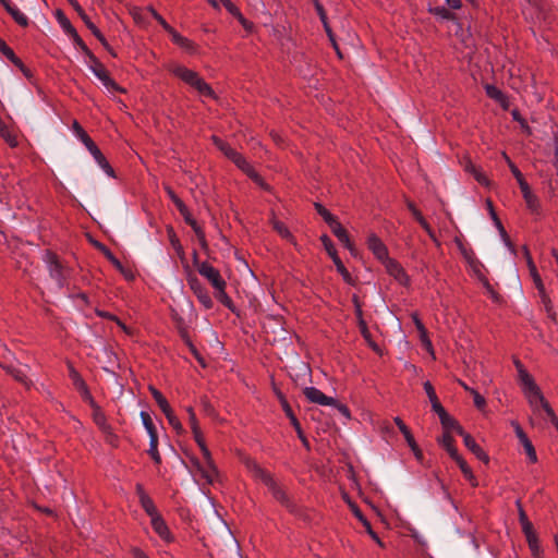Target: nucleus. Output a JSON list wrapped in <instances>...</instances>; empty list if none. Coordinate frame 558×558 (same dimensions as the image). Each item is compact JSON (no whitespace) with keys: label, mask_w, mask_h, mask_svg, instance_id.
<instances>
[{"label":"nucleus","mask_w":558,"mask_h":558,"mask_svg":"<svg viewBox=\"0 0 558 558\" xmlns=\"http://www.w3.org/2000/svg\"><path fill=\"white\" fill-rule=\"evenodd\" d=\"M191 289L194 291L199 303L207 310L213 307V300L205 288L201 286L197 279L190 280Z\"/></svg>","instance_id":"nucleus-19"},{"label":"nucleus","mask_w":558,"mask_h":558,"mask_svg":"<svg viewBox=\"0 0 558 558\" xmlns=\"http://www.w3.org/2000/svg\"><path fill=\"white\" fill-rule=\"evenodd\" d=\"M72 130L84 145L92 140L90 136L86 133V131L81 126V124L76 120H74L72 123Z\"/></svg>","instance_id":"nucleus-47"},{"label":"nucleus","mask_w":558,"mask_h":558,"mask_svg":"<svg viewBox=\"0 0 558 558\" xmlns=\"http://www.w3.org/2000/svg\"><path fill=\"white\" fill-rule=\"evenodd\" d=\"M93 407V420L100 430L108 429L111 425L107 422V417L100 407H98L94 400H88Z\"/></svg>","instance_id":"nucleus-26"},{"label":"nucleus","mask_w":558,"mask_h":558,"mask_svg":"<svg viewBox=\"0 0 558 558\" xmlns=\"http://www.w3.org/2000/svg\"><path fill=\"white\" fill-rule=\"evenodd\" d=\"M68 369H69V377L71 378L73 386L81 393L83 399L92 400V395L88 389V386L85 383V380L83 379V377L81 376V374L75 369V367L71 363H68Z\"/></svg>","instance_id":"nucleus-11"},{"label":"nucleus","mask_w":558,"mask_h":558,"mask_svg":"<svg viewBox=\"0 0 558 558\" xmlns=\"http://www.w3.org/2000/svg\"><path fill=\"white\" fill-rule=\"evenodd\" d=\"M211 142L228 159L231 157V154L236 151L227 142L216 135L211 136Z\"/></svg>","instance_id":"nucleus-36"},{"label":"nucleus","mask_w":558,"mask_h":558,"mask_svg":"<svg viewBox=\"0 0 558 558\" xmlns=\"http://www.w3.org/2000/svg\"><path fill=\"white\" fill-rule=\"evenodd\" d=\"M292 426L294 427L299 438L302 440V442L304 444V446L308 447V441L306 439V437L304 436L303 434V430H302V427H301V424L299 422V420L296 418L295 415L289 417Z\"/></svg>","instance_id":"nucleus-55"},{"label":"nucleus","mask_w":558,"mask_h":558,"mask_svg":"<svg viewBox=\"0 0 558 558\" xmlns=\"http://www.w3.org/2000/svg\"><path fill=\"white\" fill-rule=\"evenodd\" d=\"M509 168H510V171L512 172V174L514 175V178L517 179L519 186H523V184H527L522 172L519 170V168L512 161H509Z\"/></svg>","instance_id":"nucleus-61"},{"label":"nucleus","mask_w":558,"mask_h":558,"mask_svg":"<svg viewBox=\"0 0 558 558\" xmlns=\"http://www.w3.org/2000/svg\"><path fill=\"white\" fill-rule=\"evenodd\" d=\"M454 432L463 437L465 447L476 456L481 461L488 463L489 458L482 447L475 441V439L468 433L464 432L460 424L456 425Z\"/></svg>","instance_id":"nucleus-8"},{"label":"nucleus","mask_w":558,"mask_h":558,"mask_svg":"<svg viewBox=\"0 0 558 558\" xmlns=\"http://www.w3.org/2000/svg\"><path fill=\"white\" fill-rule=\"evenodd\" d=\"M0 134L4 138V141L9 144L10 147H16L19 142L16 136L7 128H0Z\"/></svg>","instance_id":"nucleus-49"},{"label":"nucleus","mask_w":558,"mask_h":558,"mask_svg":"<svg viewBox=\"0 0 558 558\" xmlns=\"http://www.w3.org/2000/svg\"><path fill=\"white\" fill-rule=\"evenodd\" d=\"M513 364L518 371L519 381L522 387V391L527 399L530 407L536 411L538 407H543L547 403L539 387L536 385L533 376L526 371L522 362L518 359L513 360Z\"/></svg>","instance_id":"nucleus-2"},{"label":"nucleus","mask_w":558,"mask_h":558,"mask_svg":"<svg viewBox=\"0 0 558 558\" xmlns=\"http://www.w3.org/2000/svg\"><path fill=\"white\" fill-rule=\"evenodd\" d=\"M165 416L167 417L168 420V423L177 430V432H182L183 430V427H182V424L180 422V420L177 417V415L174 414L173 410L170 409L169 412H166L163 413Z\"/></svg>","instance_id":"nucleus-51"},{"label":"nucleus","mask_w":558,"mask_h":558,"mask_svg":"<svg viewBox=\"0 0 558 558\" xmlns=\"http://www.w3.org/2000/svg\"><path fill=\"white\" fill-rule=\"evenodd\" d=\"M44 260L47 264L49 274L51 278L57 280L58 282H62L64 279V268L61 264L58 255L53 253L52 251H46Z\"/></svg>","instance_id":"nucleus-9"},{"label":"nucleus","mask_w":558,"mask_h":558,"mask_svg":"<svg viewBox=\"0 0 558 558\" xmlns=\"http://www.w3.org/2000/svg\"><path fill=\"white\" fill-rule=\"evenodd\" d=\"M367 247L381 263L389 257L387 246L375 233L367 236Z\"/></svg>","instance_id":"nucleus-12"},{"label":"nucleus","mask_w":558,"mask_h":558,"mask_svg":"<svg viewBox=\"0 0 558 558\" xmlns=\"http://www.w3.org/2000/svg\"><path fill=\"white\" fill-rule=\"evenodd\" d=\"M149 450L148 453L156 464L161 463V457L158 451V437L149 438Z\"/></svg>","instance_id":"nucleus-45"},{"label":"nucleus","mask_w":558,"mask_h":558,"mask_svg":"<svg viewBox=\"0 0 558 558\" xmlns=\"http://www.w3.org/2000/svg\"><path fill=\"white\" fill-rule=\"evenodd\" d=\"M0 366L10 374L16 381L25 386L26 388H29L32 386V381L27 377L26 373L22 371L21 368H16L11 365H3L0 363Z\"/></svg>","instance_id":"nucleus-24"},{"label":"nucleus","mask_w":558,"mask_h":558,"mask_svg":"<svg viewBox=\"0 0 558 558\" xmlns=\"http://www.w3.org/2000/svg\"><path fill=\"white\" fill-rule=\"evenodd\" d=\"M270 223L274 228V230L284 240H287L288 242H290L291 244L293 245H296V241H295V238L294 235L290 232V230L288 229V227L280 220L276 219V218H272L270 220Z\"/></svg>","instance_id":"nucleus-25"},{"label":"nucleus","mask_w":558,"mask_h":558,"mask_svg":"<svg viewBox=\"0 0 558 558\" xmlns=\"http://www.w3.org/2000/svg\"><path fill=\"white\" fill-rule=\"evenodd\" d=\"M456 243H457L461 254L463 255V257L470 263V265L474 269L482 266L481 263L475 258L474 252L471 248H468L460 239H456Z\"/></svg>","instance_id":"nucleus-29"},{"label":"nucleus","mask_w":558,"mask_h":558,"mask_svg":"<svg viewBox=\"0 0 558 558\" xmlns=\"http://www.w3.org/2000/svg\"><path fill=\"white\" fill-rule=\"evenodd\" d=\"M0 3L3 5L5 11L12 16L16 24L22 27L28 26L27 16L22 13L10 0H0Z\"/></svg>","instance_id":"nucleus-20"},{"label":"nucleus","mask_w":558,"mask_h":558,"mask_svg":"<svg viewBox=\"0 0 558 558\" xmlns=\"http://www.w3.org/2000/svg\"><path fill=\"white\" fill-rule=\"evenodd\" d=\"M184 221L193 229L195 232L197 240L199 241L203 247L207 246V241L205 236V232L202 227L197 223V221L192 217L190 210H186L185 214H182Z\"/></svg>","instance_id":"nucleus-22"},{"label":"nucleus","mask_w":558,"mask_h":558,"mask_svg":"<svg viewBox=\"0 0 558 558\" xmlns=\"http://www.w3.org/2000/svg\"><path fill=\"white\" fill-rule=\"evenodd\" d=\"M520 190L527 209L533 214H538L541 209V203L538 197L532 192L529 183L520 186Z\"/></svg>","instance_id":"nucleus-17"},{"label":"nucleus","mask_w":558,"mask_h":558,"mask_svg":"<svg viewBox=\"0 0 558 558\" xmlns=\"http://www.w3.org/2000/svg\"><path fill=\"white\" fill-rule=\"evenodd\" d=\"M332 262H333L338 272L342 276L343 280L348 283H351L352 277H351L350 272L348 271V269L345 268V266L343 265L340 257L333 259Z\"/></svg>","instance_id":"nucleus-50"},{"label":"nucleus","mask_w":558,"mask_h":558,"mask_svg":"<svg viewBox=\"0 0 558 558\" xmlns=\"http://www.w3.org/2000/svg\"><path fill=\"white\" fill-rule=\"evenodd\" d=\"M314 5H315V9L317 11V14L319 15V19H320L323 25H324V29H325L326 34L331 35V27L328 23L327 14H326V11H325L323 4L318 0H315Z\"/></svg>","instance_id":"nucleus-42"},{"label":"nucleus","mask_w":558,"mask_h":558,"mask_svg":"<svg viewBox=\"0 0 558 558\" xmlns=\"http://www.w3.org/2000/svg\"><path fill=\"white\" fill-rule=\"evenodd\" d=\"M197 270L210 282L215 290L227 286L225 279L220 275V271L209 263L204 262L199 264Z\"/></svg>","instance_id":"nucleus-7"},{"label":"nucleus","mask_w":558,"mask_h":558,"mask_svg":"<svg viewBox=\"0 0 558 558\" xmlns=\"http://www.w3.org/2000/svg\"><path fill=\"white\" fill-rule=\"evenodd\" d=\"M513 425H514L515 435L519 438L521 445L523 446L529 461L531 463H536L537 462V454H536V450H535L532 441L529 439L527 435L524 433V430L522 429V427L518 423H515Z\"/></svg>","instance_id":"nucleus-15"},{"label":"nucleus","mask_w":558,"mask_h":558,"mask_svg":"<svg viewBox=\"0 0 558 558\" xmlns=\"http://www.w3.org/2000/svg\"><path fill=\"white\" fill-rule=\"evenodd\" d=\"M337 239L352 253L355 254V247L354 244L351 242L348 231L342 233L340 236H337Z\"/></svg>","instance_id":"nucleus-63"},{"label":"nucleus","mask_w":558,"mask_h":558,"mask_svg":"<svg viewBox=\"0 0 558 558\" xmlns=\"http://www.w3.org/2000/svg\"><path fill=\"white\" fill-rule=\"evenodd\" d=\"M239 169H241L248 178H251L255 183L260 186H265L264 179L258 174V172L254 169V167L245 159V157L235 151L231 154L229 158Z\"/></svg>","instance_id":"nucleus-6"},{"label":"nucleus","mask_w":558,"mask_h":558,"mask_svg":"<svg viewBox=\"0 0 558 558\" xmlns=\"http://www.w3.org/2000/svg\"><path fill=\"white\" fill-rule=\"evenodd\" d=\"M314 206H315V209L317 210V213L323 217V219L325 220V222L327 225L337 218L328 209H326L322 204L315 203Z\"/></svg>","instance_id":"nucleus-53"},{"label":"nucleus","mask_w":558,"mask_h":558,"mask_svg":"<svg viewBox=\"0 0 558 558\" xmlns=\"http://www.w3.org/2000/svg\"><path fill=\"white\" fill-rule=\"evenodd\" d=\"M149 391L162 413L169 412L171 407L165 396L154 386H149Z\"/></svg>","instance_id":"nucleus-32"},{"label":"nucleus","mask_w":558,"mask_h":558,"mask_svg":"<svg viewBox=\"0 0 558 558\" xmlns=\"http://www.w3.org/2000/svg\"><path fill=\"white\" fill-rule=\"evenodd\" d=\"M167 235L172 248L175 251L178 256L183 259L185 257L184 248L172 226L167 227Z\"/></svg>","instance_id":"nucleus-28"},{"label":"nucleus","mask_w":558,"mask_h":558,"mask_svg":"<svg viewBox=\"0 0 558 558\" xmlns=\"http://www.w3.org/2000/svg\"><path fill=\"white\" fill-rule=\"evenodd\" d=\"M15 66H17L21 71L27 74V69L25 68L23 61L14 53L13 49L8 45L3 46L0 50Z\"/></svg>","instance_id":"nucleus-33"},{"label":"nucleus","mask_w":558,"mask_h":558,"mask_svg":"<svg viewBox=\"0 0 558 558\" xmlns=\"http://www.w3.org/2000/svg\"><path fill=\"white\" fill-rule=\"evenodd\" d=\"M465 170L473 174L474 179L482 185H488L489 180L485 175V173L477 168L475 165H473L471 161L468 162L465 166Z\"/></svg>","instance_id":"nucleus-34"},{"label":"nucleus","mask_w":558,"mask_h":558,"mask_svg":"<svg viewBox=\"0 0 558 558\" xmlns=\"http://www.w3.org/2000/svg\"><path fill=\"white\" fill-rule=\"evenodd\" d=\"M205 459V465L201 466L199 463L196 464L197 469L202 473V477L205 480L206 483L213 484L219 475L218 469L214 462V459L211 457V453H209V459Z\"/></svg>","instance_id":"nucleus-16"},{"label":"nucleus","mask_w":558,"mask_h":558,"mask_svg":"<svg viewBox=\"0 0 558 558\" xmlns=\"http://www.w3.org/2000/svg\"><path fill=\"white\" fill-rule=\"evenodd\" d=\"M357 325H359V328H360V331H361L363 338L372 347L373 350L377 351L378 350V345L373 341L372 333L368 330L367 324L364 320V318H361L360 322L357 323Z\"/></svg>","instance_id":"nucleus-41"},{"label":"nucleus","mask_w":558,"mask_h":558,"mask_svg":"<svg viewBox=\"0 0 558 558\" xmlns=\"http://www.w3.org/2000/svg\"><path fill=\"white\" fill-rule=\"evenodd\" d=\"M99 167L110 177L114 175V171L102 153H99L94 157Z\"/></svg>","instance_id":"nucleus-48"},{"label":"nucleus","mask_w":558,"mask_h":558,"mask_svg":"<svg viewBox=\"0 0 558 558\" xmlns=\"http://www.w3.org/2000/svg\"><path fill=\"white\" fill-rule=\"evenodd\" d=\"M168 71L172 73L174 76L183 81L185 84L190 85L194 89H196L199 95L205 97L215 98V92L210 87L209 84H207L197 72L187 69L184 65L181 64H169L167 66Z\"/></svg>","instance_id":"nucleus-3"},{"label":"nucleus","mask_w":558,"mask_h":558,"mask_svg":"<svg viewBox=\"0 0 558 558\" xmlns=\"http://www.w3.org/2000/svg\"><path fill=\"white\" fill-rule=\"evenodd\" d=\"M54 15L58 23L68 35H71L72 33H74V31H76L74 26L71 24L70 20L61 10H57Z\"/></svg>","instance_id":"nucleus-38"},{"label":"nucleus","mask_w":558,"mask_h":558,"mask_svg":"<svg viewBox=\"0 0 558 558\" xmlns=\"http://www.w3.org/2000/svg\"><path fill=\"white\" fill-rule=\"evenodd\" d=\"M192 433L194 436V440L196 441V444L198 445V447L203 453V457L209 459L210 451H209L208 447L206 446L205 438L201 430V427L196 428V429H192Z\"/></svg>","instance_id":"nucleus-37"},{"label":"nucleus","mask_w":558,"mask_h":558,"mask_svg":"<svg viewBox=\"0 0 558 558\" xmlns=\"http://www.w3.org/2000/svg\"><path fill=\"white\" fill-rule=\"evenodd\" d=\"M73 40L74 43L80 47V49L86 53L89 58H90V54L92 51L88 49V47L86 46V44L83 41V39L81 38V36L77 34L76 31H74V33H72L71 35H69Z\"/></svg>","instance_id":"nucleus-58"},{"label":"nucleus","mask_w":558,"mask_h":558,"mask_svg":"<svg viewBox=\"0 0 558 558\" xmlns=\"http://www.w3.org/2000/svg\"><path fill=\"white\" fill-rule=\"evenodd\" d=\"M135 490L138 496L140 504L144 511L151 518L159 514L154 500L149 497V495L145 492L144 486L141 483L135 485Z\"/></svg>","instance_id":"nucleus-14"},{"label":"nucleus","mask_w":558,"mask_h":558,"mask_svg":"<svg viewBox=\"0 0 558 558\" xmlns=\"http://www.w3.org/2000/svg\"><path fill=\"white\" fill-rule=\"evenodd\" d=\"M215 296L225 306H227L228 308H232L233 302H232L231 298L227 294L226 287H221V288L215 290Z\"/></svg>","instance_id":"nucleus-46"},{"label":"nucleus","mask_w":558,"mask_h":558,"mask_svg":"<svg viewBox=\"0 0 558 558\" xmlns=\"http://www.w3.org/2000/svg\"><path fill=\"white\" fill-rule=\"evenodd\" d=\"M141 418L145 429L147 430L149 438L158 437L156 426L147 412H141Z\"/></svg>","instance_id":"nucleus-39"},{"label":"nucleus","mask_w":558,"mask_h":558,"mask_svg":"<svg viewBox=\"0 0 558 558\" xmlns=\"http://www.w3.org/2000/svg\"><path fill=\"white\" fill-rule=\"evenodd\" d=\"M320 241L332 260L339 257L331 239L327 234H323Z\"/></svg>","instance_id":"nucleus-44"},{"label":"nucleus","mask_w":558,"mask_h":558,"mask_svg":"<svg viewBox=\"0 0 558 558\" xmlns=\"http://www.w3.org/2000/svg\"><path fill=\"white\" fill-rule=\"evenodd\" d=\"M306 399L312 403H317L319 405H333L336 404V399L332 397L326 396L323 391H320L316 387H306L303 390Z\"/></svg>","instance_id":"nucleus-13"},{"label":"nucleus","mask_w":558,"mask_h":558,"mask_svg":"<svg viewBox=\"0 0 558 558\" xmlns=\"http://www.w3.org/2000/svg\"><path fill=\"white\" fill-rule=\"evenodd\" d=\"M102 434L105 435V440L111 445L112 447H118L119 446V437L118 435H116L113 433V429L112 427H108V429H104L101 430Z\"/></svg>","instance_id":"nucleus-56"},{"label":"nucleus","mask_w":558,"mask_h":558,"mask_svg":"<svg viewBox=\"0 0 558 558\" xmlns=\"http://www.w3.org/2000/svg\"><path fill=\"white\" fill-rule=\"evenodd\" d=\"M471 396L473 397L474 405L478 410L483 411L486 408L485 398L482 395H480V392L475 389L471 391Z\"/></svg>","instance_id":"nucleus-60"},{"label":"nucleus","mask_w":558,"mask_h":558,"mask_svg":"<svg viewBox=\"0 0 558 558\" xmlns=\"http://www.w3.org/2000/svg\"><path fill=\"white\" fill-rule=\"evenodd\" d=\"M90 65L89 69L100 80L105 87H107L111 92H117L124 94L126 93L125 88L118 85L110 76L108 70L94 54H90Z\"/></svg>","instance_id":"nucleus-4"},{"label":"nucleus","mask_w":558,"mask_h":558,"mask_svg":"<svg viewBox=\"0 0 558 558\" xmlns=\"http://www.w3.org/2000/svg\"><path fill=\"white\" fill-rule=\"evenodd\" d=\"M329 228L331 229V232L335 234V236H340L342 233H344L347 230L342 227V225L339 222L338 218L332 220L330 223H328Z\"/></svg>","instance_id":"nucleus-64"},{"label":"nucleus","mask_w":558,"mask_h":558,"mask_svg":"<svg viewBox=\"0 0 558 558\" xmlns=\"http://www.w3.org/2000/svg\"><path fill=\"white\" fill-rule=\"evenodd\" d=\"M147 11L162 26V28L167 33L172 28V26L170 24H168V22L153 7H148Z\"/></svg>","instance_id":"nucleus-54"},{"label":"nucleus","mask_w":558,"mask_h":558,"mask_svg":"<svg viewBox=\"0 0 558 558\" xmlns=\"http://www.w3.org/2000/svg\"><path fill=\"white\" fill-rule=\"evenodd\" d=\"M430 403H432L433 410L438 414L442 426H447V421H451V424L453 427H456V425L459 424L454 418L449 416V414L446 412V410L441 405L439 399H437L436 401H433Z\"/></svg>","instance_id":"nucleus-30"},{"label":"nucleus","mask_w":558,"mask_h":558,"mask_svg":"<svg viewBox=\"0 0 558 558\" xmlns=\"http://www.w3.org/2000/svg\"><path fill=\"white\" fill-rule=\"evenodd\" d=\"M395 423L396 425L398 426V428L400 429V432L403 434L408 445H414V437L411 433V430L409 429V427L404 424V422L400 418V417H395Z\"/></svg>","instance_id":"nucleus-43"},{"label":"nucleus","mask_w":558,"mask_h":558,"mask_svg":"<svg viewBox=\"0 0 558 558\" xmlns=\"http://www.w3.org/2000/svg\"><path fill=\"white\" fill-rule=\"evenodd\" d=\"M418 333H420V340H421L423 347L426 349L427 352H429L434 356V348H433V343L428 337L427 329L424 328V329L420 330Z\"/></svg>","instance_id":"nucleus-52"},{"label":"nucleus","mask_w":558,"mask_h":558,"mask_svg":"<svg viewBox=\"0 0 558 558\" xmlns=\"http://www.w3.org/2000/svg\"><path fill=\"white\" fill-rule=\"evenodd\" d=\"M226 10L235 19L241 14L239 8L231 0H220Z\"/></svg>","instance_id":"nucleus-62"},{"label":"nucleus","mask_w":558,"mask_h":558,"mask_svg":"<svg viewBox=\"0 0 558 558\" xmlns=\"http://www.w3.org/2000/svg\"><path fill=\"white\" fill-rule=\"evenodd\" d=\"M239 169H241L248 178H251L255 183L260 186H265L264 179L258 174V172L254 169V167L245 159V157L235 151L231 154L229 158Z\"/></svg>","instance_id":"nucleus-5"},{"label":"nucleus","mask_w":558,"mask_h":558,"mask_svg":"<svg viewBox=\"0 0 558 558\" xmlns=\"http://www.w3.org/2000/svg\"><path fill=\"white\" fill-rule=\"evenodd\" d=\"M484 88H485L486 95L489 98L499 102L504 109H508V107H509L508 97L498 87H496L495 85H492V84H486L484 86Z\"/></svg>","instance_id":"nucleus-23"},{"label":"nucleus","mask_w":558,"mask_h":558,"mask_svg":"<svg viewBox=\"0 0 558 558\" xmlns=\"http://www.w3.org/2000/svg\"><path fill=\"white\" fill-rule=\"evenodd\" d=\"M274 392H275L276 397L278 398L286 415L288 417L293 416L294 415L293 410H292L291 405L289 404L286 396L281 392V390L279 388H277L276 386H274Z\"/></svg>","instance_id":"nucleus-40"},{"label":"nucleus","mask_w":558,"mask_h":558,"mask_svg":"<svg viewBox=\"0 0 558 558\" xmlns=\"http://www.w3.org/2000/svg\"><path fill=\"white\" fill-rule=\"evenodd\" d=\"M538 295L541 298L542 304L545 307L546 313L548 314V316L551 319L555 320L556 319V313L554 312L553 303H551V300H550L549 295L546 292V289L544 288V289L538 290Z\"/></svg>","instance_id":"nucleus-35"},{"label":"nucleus","mask_w":558,"mask_h":558,"mask_svg":"<svg viewBox=\"0 0 558 558\" xmlns=\"http://www.w3.org/2000/svg\"><path fill=\"white\" fill-rule=\"evenodd\" d=\"M168 34L171 36L172 43L175 44L177 46H179L180 48H182L189 52L195 51L196 45L187 37L182 36L173 27L168 32Z\"/></svg>","instance_id":"nucleus-21"},{"label":"nucleus","mask_w":558,"mask_h":558,"mask_svg":"<svg viewBox=\"0 0 558 558\" xmlns=\"http://www.w3.org/2000/svg\"><path fill=\"white\" fill-rule=\"evenodd\" d=\"M439 444L447 450V452L452 459L459 456L458 450L454 446V439L448 430L444 433V435L439 439Z\"/></svg>","instance_id":"nucleus-31"},{"label":"nucleus","mask_w":558,"mask_h":558,"mask_svg":"<svg viewBox=\"0 0 558 558\" xmlns=\"http://www.w3.org/2000/svg\"><path fill=\"white\" fill-rule=\"evenodd\" d=\"M240 461L254 480L260 481L268 487L277 501L287 508L292 507V502L286 490L277 484L270 472L265 470L254 458L247 454H241Z\"/></svg>","instance_id":"nucleus-1"},{"label":"nucleus","mask_w":558,"mask_h":558,"mask_svg":"<svg viewBox=\"0 0 558 558\" xmlns=\"http://www.w3.org/2000/svg\"><path fill=\"white\" fill-rule=\"evenodd\" d=\"M387 272L392 276L400 284L408 286L410 279L403 269V267L396 260L390 257L383 262Z\"/></svg>","instance_id":"nucleus-10"},{"label":"nucleus","mask_w":558,"mask_h":558,"mask_svg":"<svg viewBox=\"0 0 558 558\" xmlns=\"http://www.w3.org/2000/svg\"><path fill=\"white\" fill-rule=\"evenodd\" d=\"M151 520V526L154 531L159 535L160 538H162L165 542L170 543L173 541V536L166 523V521L162 519L160 514L154 517Z\"/></svg>","instance_id":"nucleus-18"},{"label":"nucleus","mask_w":558,"mask_h":558,"mask_svg":"<svg viewBox=\"0 0 558 558\" xmlns=\"http://www.w3.org/2000/svg\"><path fill=\"white\" fill-rule=\"evenodd\" d=\"M75 11L77 12V14L80 15V17L83 20V22L85 23V25L87 26V28L92 32L94 31L97 26L90 21V19L88 17V15L85 13V11L83 10V8L80 5V4H75Z\"/></svg>","instance_id":"nucleus-57"},{"label":"nucleus","mask_w":558,"mask_h":558,"mask_svg":"<svg viewBox=\"0 0 558 558\" xmlns=\"http://www.w3.org/2000/svg\"><path fill=\"white\" fill-rule=\"evenodd\" d=\"M453 460L459 465L463 476L470 482V484L473 487H476L478 485V482H477L476 477L474 476L471 468L468 465L466 461L460 454L457 456L456 458H453Z\"/></svg>","instance_id":"nucleus-27"},{"label":"nucleus","mask_w":558,"mask_h":558,"mask_svg":"<svg viewBox=\"0 0 558 558\" xmlns=\"http://www.w3.org/2000/svg\"><path fill=\"white\" fill-rule=\"evenodd\" d=\"M521 526L526 539L537 536L533 527V524L529 521V519H524L523 524Z\"/></svg>","instance_id":"nucleus-59"}]
</instances>
